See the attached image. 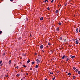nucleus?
<instances>
[{
	"label": "nucleus",
	"mask_w": 80,
	"mask_h": 80,
	"mask_svg": "<svg viewBox=\"0 0 80 80\" xmlns=\"http://www.w3.org/2000/svg\"><path fill=\"white\" fill-rule=\"evenodd\" d=\"M56 30L57 32H59V28H57Z\"/></svg>",
	"instance_id": "7ed1b4c3"
},
{
	"label": "nucleus",
	"mask_w": 80,
	"mask_h": 80,
	"mask_svg": "<svg viewBox=\"0 0 80 80\" xmlns=\"http://www.w3.org/2000/svg\"><path fill=\"white\" fill-rule=\"evenodd\" d=\"M10 1H11L12 2L13 1V0H10Z\"/></svg>",
	"instance_id": "de8ad7c7"
},
{
	"label": "nucleus",
	"mask_w": 80,
	"mask_h": 80,
	"mask_svg": "<svg viewBox=\"0 0 80 80\" xmlns=\"http://www.w3.org/2000/svg\"><path fill=\"white\" fill-rule=\"evenodd\" d=\"M11 63V60H10L9 61L8 63H9V64H10Z\"/></svg>",
	"instance_id": "a211bd4d"
},
{
	"label": "nucleus",
	"mask_w": 80,
	"mask_h": 80,
	"mask_svg": "<svg viewBox=\"0 0 80 80\" xmlns=\"http://www.w3.org/2000/svg\"><path fill=\"white\" fill-rule=\"evenodd\" d=\"M26 75H28V73H26Z\"/></svg>",
	"instance_id": "72a5a7b5"
},
{
	"label": "nucleus",
	"mask_w": 80,
	"mask_h": 80,
	"mask_svg": "<svg viewBox=\"0 0 80 80\" xmlns=\"http://www.w3.org/2000/svg\"><path fill=\"white\" fill-rule=\"evenodd\" d=\"M2 31H0V34H2Z\"/></svg>",
	"instance_id": "f3484780"
},
{
	"label": "nucleus",
	"mask_w": 80,
	"mask_h": 80,
	"mask_svg": "<svg viewBox=\"0 0 80 80\" xmlns=\"http://www.w3.org/2000/svg\"><path fill=\"white\" fill-rule=\"evenodd\" d=\"M58 12V10H56L55 11L56 13H57Z\"/></svg>",
	"instance_id": "6e6552de"
},
{
	"label": "nucleus",
	"mask_w": 80,
	"mask_h": 80,
	"mask_svg": "<svg viewBox=\"0 0 80 80\" xmlns=\"http://www.w3.org/2000/svg\"><path fill=\"white\" fill-rule=\"evenodd\" d=\"M51 53H53V51L51 50Z\"/></svg>",
	"instance_id": "473e14b6"
},
{
	"label": "nucleus",
	"mask_w": 80,
	"mask_h": 80,
	"mask_svg": "<svg viewBox=\"0 0 80 80\" xmlns=\"http://www.w3.org/2000/svg\"><path fill=\"white\" fill-rule=\"evenodd\" d=\"M30 61L29 60L27 62V63H30Z\"/></svg>",
	"instance_id": "0eeeda50"
},
{
	"label": "nucleus",
	"mask_w": 80,
	"mask_h": 80,
	"mask_svg": "<svg viewBox=\"0 0 80 80\" xmlns=\"http://www.w3.org/2000/svg\"><path fill=\"white\" fill-rule=\"evenodd\" d=\"M30 70H32V68H30Z\"/></svg>",
	"instance_id": "393cba45"
},
{
	"label": "nucleus",
	"mask_w": 80,
	"mask_h": 80,
	"mask_svg": "<svg viewBox=\"0 0 80 80\" xmlns=\"http://www.w3.org/2000/svg\"><path fill=\"white\" fill-rule=\"evenodd\" d=\"M73 79H75V76H73Z\"/></svg>",
	"instance_id": "4468645a"
},
{
	"label": "nucleus",
	"mask_w": 80,
	"mask_h": 80,
	"mask_svg": "<svg viewBox=\"0 0 80 80\" xmlns=\"http://www.w3.org/2000/svg\"><path fill=\"white\" fill-rule=\"evenodd\" d=\"M69 60V58H67L66 59V62H67Z\"/></svg>",
	"instance_id": "423d86ee"
},
{
	"label": "nucleus",
	"mask_w": 80,
	"mask_h": 80,
	"mask_svg": "<svg viewBox=\"0 0 80 80\" xmlns=\"http://www.w3.org/2000/svg\"><path fill=\"white\" fill-rule=\"evenodd\" d=\"M75 58V56H72L71 57V58Z\"/></svg>",
	"instance_id": "9b49d317"
},
{
	"label": "nucleus",
	"mask_w": 80,
	"mask_h": 80,
	"mask_svg": "<svg viewBox=\"0 0 80 80\" xmlns=\"http://www.w3.org/2000/svg\"><path fill=\"white\" fill-rule=\"evenodd\" d=\"M47 47H48V48L49 47L48 46H47Z\"/></svg>",
	"instance_id": "49530a36"
},
{
	"label": "nucleus",
	"mask_w": 80,
	"mask_h": 80,
	"mask_svg": "<svg viewBox=\"0 0 80 80\" xmlns=\"http://www.w3.org/2000/svg\"><path fill=\"white\" fill-rule=\"evenodd\" d=\"M73 70H75V69H76V68H75V67H73Z\"/></svg>",
	"instance_id": "dca6fc26"
},
{
	"label": "nucleus",
	"mask_w": 80,
	"mask_h": 80,
	"mask_svg": "<svg viewBox=\"0 0 80 80\" xmlns=\"http://www.w3.org/2000/svg\"><path fill=\"white\" fill-rule=\"evenodd\" d=\"M64 58H67V56H65V55H64Z\"/></svg>",
	"instance_id": "9d476101"
},
{
	"label": "nucleus",
	"mask_w": 80,
	"mask_h": 80,
	"mask_svg": "<svg viewBox=\"0 0 80 80\" xmlns=\"http://www.w3.org/2000/svg\"><path fill=\"white\" fill-rule=\"evenodd\" d=\"M64 42H66V39H64Z\"/></svg>",
	"instance_id": "c9c22d12"
},
{
	"label": "nucleus",
	"mask_w": 80,
	"mask_h": 80,
	"mask_svg": "<svg viewBox=\"0 0 80 80\" xmlns=\"http://www.w3.org/2000/svg\"><path fill=\"white\" fill-rule=\"evenodd\" d=\"M53 1H52L51 2V3H53Z\"/></svg>",
	"instance_id": "37998d69"
},
{
	"label": "nucleus",
	"mask_w": 80,
	"mask_h": 80,
	"mask_svg": "<svg viewBox=\"0 0 80 80\" xmlns=\"http://www.w3.org/2000/svg\"><path fill=\"white\" fill-rule=\"evenodd\" d=\"M62 59H64V56H62Z\"/></svg>",
	"instance_id": "bb28decb"
},
{
	"label": "nucleus",
	"mask_w": 80,
	"mask_h": 80,
	"mask_svg": "<svg viewBox=\"0 0 80 80\" xmlns=\"http://www.w3.org/2000/svg\"><path fill=\"white\" fill-rule=\"evenodd\" d=\"M62 7V6L61 7V8Z\"/></svg>",
	"instance_id": "052dcab7"
},
{
	"label": "nucleus",
	"mask_w": 80,
	"mask_h": 80,
	"mask_svg": "<svg viewBox=\"0 0 80 80\" xmlns=\"http://www.w3.org/2000/svg\"><path fill=\"white\" fill-rule=\"evenodd\" d=\"M21 72H23V71H21Z\"/></svg>",
	"instance_id": "4d7b16f0"
},
{
	"label": "nucleus",
	"mask_w": 80,
	"mask_h": 80,
	"mask_svg": "<svg viewBox=\"0 0 80 80\" xmlns=\"http://www.w3.org/2000/svg\"><path fill=\"white\" fill-rule=\"evenodd\" d=\"M58 6H59V7H60V6H59V5Z\"/></svg>",
	"instance_id": "bf43d9fd"
},
{
	"label": "nucleus",
	"mask_w": 80,
	"mask_h": 80,
	"mask_svg": "<svg viewBox=\"0 0 80 80\" xmlns=\"http://www.w3.org/2000/svg\"><path fill=\"white\" fill-rule=\"evenodd\" d=\"M35 55H37V53H35Z\"/></svg>",
	"instance_id": "e433bc0d"
},
{
	"label": "nucleus",
	"mask_w": 80,
	"mask_h": 80,
	"mask_svg": "<svg viewBox=\"0 0 80 80\" xmlns=\"http://www.w3.org/2000/svg\"><path fill=\"white\" fill-rule=\"evenodd\" d=\"M23 67H25L26 68L27 67V66H25V65H23Z\"/></svg>",
	"instance_id": "c85d7f7f"
},
{
	"label": "nucleus",
	"mask_w": 80,
	"mask_h": 80,
	"mask_svg": "<svg viewBox=\"0 0 80 80\" xmlns=\"http://www.w3.org/2000/svg\"><path fill=\"white\" fill-rule=\"evenodd\" d=\"M78 28H77L76 29V33H78Z\"/></svg>",
	"instance_id": "39448f33"
},
{
	"label": "nucleus",
	"mask_w": 80,
	"mask_h": 80,
	"mask_svg": "<svg viewBox=\"0 0 80 80\" xmlns=\"http://www.w3.org/2000/svg\"><path fill=\"white\" fill-rule=\"evenodd\" d=\"M2 65H3V63H2L1 65H0V66H2Z\"/></svg>",
	"instance_id": "7c9ffc66"
},
{
	"label": "nucleus",
	"mask_w": 80,
	"mask_h": 80,
	"mask_svg": "<svg viewBox=\"0 0 80 80\" xmlns=\"http://www.w3.org/2000/svg\"><path fill=\"white\" fill-rule=\"evenodd\" d=\"M61 24H62V23L61 22H59L58 23V24L59 25H61Z\"/></svg>",
	"instance_id": "b1692460"
},
{
	"label": "nucleus",
	"mask_w": 80,
	"mask_h": 80,
	"mask_svg": "<svg viewBox=\"0 0 80 80\" xmlns=\"http://www.w3.org/2000/svg\"><path fill=\"white\" fill-rule=\"evenodd\" d=\"M76 70H78V69H77Z\"/></svg>",
	"instance_id": "c03bdc74"
},
{
	"label": "nucleus",
	"mask_w": 80,
	"mask_h": 80,
	"mask_svg": "<svg viewBox=\"0 0 80 80\" xmlns=\"http://www.w3.org/2000/svg\"><path fill=\"white\" fill-rule=\"evenodd\" d=\"M36 61L38 62V63L40 62V60H38V59H37Z\"/></svg>",
	"instance_id": "f257e3e1"
},
{
	"label": "nucleus",
	"mask_w": 80,
	"mask_h": 80,
	"mask_svg": "<svg viewBox=\"0 0 80 80\" xmlns=\"http://www.w3.org/2000/svg\"><path fill=\"white\" fill-rule=\"evenodd\" d=\"M52 1H54V0H52Z\"/></svg>",
	"instance_id": "5fc2aeb1"
},
{
	"label": "nucleus",
	"mask_w": 80,
	"mask_h": 80,
	"mask_svg": "<svg viewBox=\"0 0 80 80\" xmlns=\"http://www.w3.org/2000/svg\"><path fill=\"white\" fill-rule=\"evenodd\" d=\"M39 70H40V69H39Z\"/></svg>",
	"instance_id": "13d9d810"
},
{
	"label": "nucleus",
	"mask_w": 80,
	"mask_h": 80,
	"mask_svg": "<svg viewBox=\"0 0 80 80\" xmlns=\"http://www.w3.org/2000/svg\"><path fill=\"white\" fill-rule=\"evenodd\" d=\"M66 72L67 73H68V72Z\"/></svg>",
	"instance_id": "8fccbe9b"
},
{
	"label": "nucleus",
	"mask_w": 80,
	"mask_h": 80,
	"mask_svg": "<svg viewBox=\"0 0 80 80\" xmlns=\"http://www.w3.org/2000/svg\"><path fill=\"white\" fill-rule=\"evenodd\" d=\"M78 74H80V72L79 71H78Z\"/></svg>",
	"instance_id": "5701e85b"
},
{
	"label": "nucleus",
	"mask_w": 80,
	"mask_h": 80,
	"mask_svg": "<svg viewBox=\"0 0 80 80\" xmlns=\"http://www.w3.org/2000/svg\"><path fill=\"white\" fill-rule=\"evenodd\" d=\"M46 2H47V1H46V0L44 1L45 3H46Z\"/></svg>",
	"instance_id": "ea45409f"
},
{
	"label": "nucleus",
	"mask_w": 80,
	"mask_h": 80,
	"mask_svg": "<svg viewBox=\"0 0 80 80\" xmlns=\"http://www.w3.org/2000/svg\"><path fill=\"white\" fill-rule=\"evenodd\" d=\"M69 46L70 47H72V45H69Z\"/></svg>",
	"instance_id": "a18cd8bd"
},
{
	"label": "nucleus",
	"mask_w": 80,
	"mask_h": 80,
	"mask_svg": "<svg viewBox=\"0 0 80 80\" xmlns=\"http://www.w3.org/2000/svg\"><path fill=\"white\" fill-rule=\"evenodd\" d=\"M2 62V61H0V64H1V63Z\"/></svg>",
	"instance_id": "2f4dec72"
},
{
	"label": "nucleus",
	"mask_w": 80,
	"mask_h": 80,
	"mask_svg": "<svg viewBox=\"0 0 80 80\" xmlns=\"http://www.w3.org/2000/svg\"><path fill=\"white\" fill-rule=\"evenodd\" d=\"M79 44H80V43H79Z\"/></svg>",
	"instance_id": "680f3d73"
},
{
	"label": "nucleus",
	"mask_w": 80,
	"mask_h": 80,
	"mask_svg": "<svg viewBox=\"0 0 80 80\" xmlns=\"http://www.w3.org/2000/svg\"><path fill=\"white\" fill-rule=\"evenodd\" d=\"M18 67H17L16 68H17V69H18Z\"/></svg>",
	"instance_id": "58836bf2"
},
{
	"label": "nucleus",
	"mask_w": 80,
	"mask_h": 80,
	"mask_svg": "<svg viewBox=\"0 0 80 80\" xmlns=\"http://www.w3.org/2000/svg\"><path fill=\"white\" fill-rule=\"evenodd\" d=\"M40 20H43V17H41L40 18Z\"/></svg>",
	"instance_id": "1a4fd4ad"
},
{
	"label": "nucleus",
	"mask_w": 80,
	"mask_h": 80,
	"mask_svg": "<svg viewBox=\"0 0 80 80\" xmlns=\"http://www.w3.org/2000/svg\"><path fill=\"white\" fill-rule=\"evenodd\" d=\"M45 80H47V79H45Z\"/></svg>",
	"instance_id": "3c124183"
},
{
	"label": "nucleus",
	"mask_w": 80,
	"mask_h": 80,
	"mask_svg": "<svg viewBox=\"0 0 80 80\" xmlns=\"http://www.w3.org/2000/svg\"><path fill=\"white\" fill-rule=\"evenodd\" d=\"M55 77H54L52 79L53 80H55Z\"/></svg>",
	"instance_id": "4be33fe9"
},
{
	"label": "nucleus",
	"mask_w": 80,
	"mask_h": 80,
	"mask_svg": "<svg viewBox=\"0 0 80 80\" xmlns=\"http://www.w3.org/2000/svg\"><path fill=\"white\" fill-rule=\"evenodd\" d=\"M17 77H19V75L17 74Z\"/></svg>",
	"instance_id": "a19ab883"
},
{
	"label": "nucleus",
	"mask_w": 80,
	"mask_h": 80,
	"mask_svg": "<svg viewBox=\"0 0 80 80\" xmlns=\"http://www.w3.org/2000/svg\"><path fill=\"white\" fill-rule=\"evenodd\" d=\"M5 77H8V75H5Z\"/></svg>",
	"instance_id": "aec40b11"
},
{
	"label": "nucleus",
	"mask_w": 80,
	"mask_h": 80,
	"mask_svg": "<svg viewBox=\"0 0 80 80\" xmlns=\"http://www.w3.org/2000/svg\"><path fill=\"white\" fill-rule=\"evenodd\" d=\"M48 45H51V44H50V43H48Z\"/></svg>",
	"instance_id": "cd10ccee"
},
{
	"label": "nucleus",
	"mask_w": 80,
	"mask_h": 80,
	"mask_svg": "<svg viewBox=\"0 0 80 80\" xmlns=\"http://www.w3.org/2000/svg\"><path fill=\"white\" fill-rule=\"evenodd\" d=\"M59 40H62V37H60L59 38Z\"/></svg>",
	"instance_id": "412c9836"
},
{
	"label": "nucleus",
	"mask_w": 80,
	"mask_h": 80,
	"mask_svg": "<svg viewBox=\"0 0 80 80\" xmlns=\"http://www.w3.org/2000/svg\"><path fill=\"white\" fill-rule=\"evenodd\" d=\"M50 74H53V72H50Z\"/></svg>",
	"instance_id": "6ab92c4d"
},
{
	"label": "nucleus",
	"mask_w": 80,
	"mask_h": 80,
	"mask_svg": "<svg viewBox=\"0 0 80 80\" xmlns=\"http://www.w3.org/2000/svg\"><path fill=\"white\" fill-rule=\"evenodd\" d=\"M20 63L21 64H22V62H20Z\"/></svg>",
	"instance_id": "09e8293b"
},
{
	"label": "nucleus",
	"mask_w": 80,
	"mask_h": 80,
	"mask_svg": "<svg viewBox=\"0 0 80 80\" xmlns=\"http://www.w3.org/2000/svg\"><path fill=\"white\" fill-rule=\"evenodd\" d=\"M48 10H50V8H49V7H48Z\"/></svg>",
	"instance_id": "a878e982"
},
{
	"label": "nucleus",
	"mask_w": 80,
	"mask_h": 80,
	"mask_svg": "<svg viewBox=\"0 0 80 80\" xmlns=\"http://www.w3.org/2000/svg\"><path fill=\"white\" fill-rule=\"evenodd\" d=\"M60 72V71H58L57 72V73H59Z\"/></svg>",
	"instance_id": "c756f323"
},
{
	"label": "nucleus",
	"mask_w": 80,
	"mask_h": 80,
	"mask_svg": "<svg viewBox=\"0 0 80 80\" xmlns=\"http://www.w3.org/2000/svg\"><path fill=\"white\" fill-rule=\"evenodd\" d=\"M34 63H35V62H32V65H33V64H34Z\"/></svg>",
	"instance_id": "2eb2a0df"
},
{
	"label": "nucleus",
	"mask_w": 80,
	"mask_h": 80,
	"mask_svg": "<svg viewBox=\"0 0 80 80\" xmlns=\"http://www.w3.org/2000/svg\"><path fill=\"white\" fill-rule=\"evenodd\" d=\"M75 71H76V72H77V70H76Z\"/></svg>",
	"instance_id": "864d4df0"
},
{
	"label": "nucleus",
	"mask_w": 80,
	"mask_h": 80,
	"mask_svg": "<svg viewBox=\"0 0 80 80\" xmlns=\"http://www.w3.org/2000/svg\"><path fill=\"white\" fill-rule=\"evenodd\" d=\"M68 75H69V76H70V75H71V74L70 73H69L68 74Z\"/></svg>",
	"instance_id": "f8f14e48"
},
{
	"label": "nucleus",
	"mask_w": 80,
	"mask_h": 80,
	"mask_svg": "<svg viewBox=\"0 0 80 80\" xmlns=\"http://www.w3.org/2000/svg\"><path fill=\"white\" fill-rule=\"evenodd\" d=\"M67 4L66 3V4H65L64 5V6H65V7L66 6H67Z\"/></svg>",
	"instance_id": "f704fd0d"
},
{
	"label": "nucleus",
	"mask_w": 80,
	"mask_h": 80,
	"mask_svg": "<svg viewBox=\"0 0 80 80\" xmlns=\"http://www.w3.org/2000/svg\"><path fill=\"white\" fill-rule=\"evenodd\" d=\"M42 52H44V51H43V50H42Z\"/></svg>",
	"instance_id": "6e6d98bb"
},
{
	"label": "nucleus",
	"mask_w": 80,
	"mask_h": 80,
	"mask_svg": "<svg viewBox=\"0 0 80 80\" xmlns=\"http://www.w3.org/2000/svg\"><path fill=\"white\" fill-rule=\"evenodd\" d=\"M60 6H61H61H62V5L61 4H60Z\"/></svg>",
	"instance_id": "603ef678"
},
{
	"label": "nucleus",
	"mask_w": 80,
	"mask_h": 80,
	"mask_svg": "<svg viewBox=\"0 0 80 80\" xmlns=\"http://www.w3.org/2000/svg\"><path fill=\"white\" fill-rule=\"evenodd\" d=\"M35 68H38V65H37L36 66Z\"/></svg>",
	"instance_id": "ddd939ff"
},
{
	"label": "nucleus",
	"mask_w": 80,
	"mask_h": 80,
	"mask_svg": "<svg viewBox=\"0 0 80 80\" xmlns=\"http://www.w3.org/2000/svg\"><path fill=\"white\" fill-rule=\"evenodd\" d=\"M40 48H42V49L43 48V45H41Z\"/></svg>",
	"instance_id": "20e7f679"
},
{
	"label": "nucleus",
	"mask_w": 80,
	"mask_h": 80,
	"mask_svg": "<svg viewBox=\"0 0 80 80\" xmlns=\"http://www.w3.org/2000/svg\"><path fill=\"white\" fill-rule=\"evenodd\" d=\"M76 44H78V40H77L76 41Z\"/></svg>",
	"instance_id": "f03ea898"
},
{
	"label": "nucleus",
	"mask_w": 80,
	"mask_h": 80,
	"mask_svg": "<svg viewBox=\"0 0 80 80\" xmlns=\"http://www.w3.org/2000/svg\"><path fill=\"white\" fill-rule=\"evenodd\" d=\"M47 3H48V0H46Z\"/></svg>",
	"instance_id": "79ce46f5"
},
{
	"label": "nucleus",
	"mask_w": 80,
	"mask_h": 80,
	"mask_svg": "<svg viewBox=\"0 0 80 80\" xmlns=\"http://www.w3.org/2000/svg\"><path fill=\"white\" fill-rule=\"evenodd\" d=\"M3 55H4V56L5 55V53H3Z\"/></svg>",
	"instance_id": "4c0bfd02"
}]
</instances>
